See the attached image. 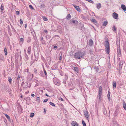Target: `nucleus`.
<instances>
[{
    "label": "nucleus",
    "instance_id": "f257e3e1",
    "mask_svg": "<svg viewBox=\"0 0 126 126\" xmlns=\"http://www.w3.org/2000/svg\"><path fill=\"white\" fill-rule=\"evenodd\" d=\"M84 56L83 52L79 51L75 53L74 55L75 58L76 59L81 58Z\"/></svg>",
    "mask_w": 126,
    "mask_h": 126
},
{
    "label": "nucleus",
    "instance_id": "f03ea898",
    "mask_svg": "<svg viewBox=\"0 0 126 126\" xmlns=\"http://www.w3.org/2000/svg\"><path fill=\"white\" fill-rule=\"evenodd\" d=\"M105 51L107 54H108L110 52L109 43L108 41H105Z\"/></svg>",
    "mask_w": 126,
    "mask_h": 126
},
{
    "label": "nucleus",
    "instance_id": "7ed1b4c3",
    "mask_svg": "<svg viewBox=\"0 0 126 126\" xmlns=\"http://www.w3.org/2000/svg\"><path fill=\"white\" fill-rule=\"evenodd\" d=\"M123 63V61H121L119 62V71H120V70H121Z\"/></svg>",
    "mask_w": 126,
    "mask_h": 126
},
{
    "label": "nucleus",
    "instance_id": "20e7f679",
    "mask_svg": "<svg viewBox=\"0 0 126 126\" xmlns=\"http://www.w3.org/2000/svg\"><path fill=\"white\" fill-rule=\"evenodd\" d=\"M112 16L114 18L117 19L118 17V15L115 12H114Z\"/></svg>",
    "mask_w": 126,
    "mask_h": 126
},
{
    "label": "nucleus",
    "instance_id": "39448f33",
    "mask_svg": "<svg viewBox=\"0 0 126 126\" xmlns=\"http://www.w3.org/2000/svg\"><path fill=\"white\" fill-rule=\"evenodd\" d=\"M24 100H26L27 102V104H29L31 103L30 98L29 97H27L24 98Z\"/></svg>",
    "mask_w": 126,
    "mask_h": 126
},
{
    "label": "nucleus",
    "instance_id": "423d86ee",
    "mask_svg": "<svg viewBox=\"0 0 126 126\" xmlns=\"http://www.w3.org/2000/svg\"><path fill=\"white\" fill-rule=\"evenodd\" d=\"M73 6H74V7L75 8L76 10L78 11L79 12L80 11V8L79 6H77L76 5L74 4L73 5Z\"/></svg>",
    "mask_w": 126,
    "mask_h": 126
},
{
    "label": "nucleus",
    "instance_id": "0eeeda50",
    "mask_svg": "<svg viewBox=\"0 0 126 126\" xmlns=\"http://www.w3.org/2000/svg\"><path fill=\"white\" fill-rule=\"evenodd\" d=\"M121 8L124 11L126 10V7L125 5L123 4H122L121 5Z\"/></svg>",
    "mask_w": 126,
    "mask_h": 126
},
{
    "label": "nucleus",
    "instance_id": "6e6552de",
    "mask_svg": "<svg viewBox=\"0 0 126 126\" xmlns=\"http://www.w3.org/2000/svg\"><path fill=\"white\" fill-rule=\"evenodd\" d=\"M123 106L125 110H126V105L125 102L123 101Z\"/></svg>",
    "mask_w": 126,
    "mask_h": 126
},
{
    "label": "nucleus",
    "instance_id": "1a4fd4ad",
    "mask_svg": "<svg viewBox=\"0 0 126 126\" xmlns=\"http://www.w3.org/2000/svg\"><path fill=\"white\" fill-rule=\"evenodd\" d=\"M93 44V41L92 40L90 39L89 42V45L90 46H92Z\"/></svg>",
    "mask_w": 126,
    "mask_h": 126
},
{
    "label": "nucleus",
    "instance_id": "9d476101",
    "mask_svg": "<svg viewBox=\"0 0 126 126\" xmlns=\"http://www.w3.org/2000/svg\"><path fill=\"white\" fill-rule=\"evenodd\" d=\"M74 70L77 72V73H78L79 72V70L78 67L76 66L75 67H74Z\"/></svg>",
    "mask_w": 126,
    "mask_h": 126
},
{
    "label": "nucleus",
    "instance_id": "9b49d317",
    "mask_svg": "<svg viewBox=\"0 0 126 126\" xmlns=\"http://www.w3.org/2000/svg\"><path fill=\"white\" fill-rule=\"evenodd\" d=\"M28 59L29 58L28 56L26 53L25 55V57L24 58V59L25 61H27L28 60Z\"/></svg>",
    "mask_w": 126,
    "mask_h": 126
},
{
    "label": "nucleus",
    "instance_id": "f8f14e48",
    "mask_svg": "<svg viewBox=\"0 0 126 126\" xmlns=\"http://www.w3.org/2000/svg\"><path fill=\"white\" fill-rule=\"evenodd\" d=\"M107 95L108 100L110 101V92L109 91H108V93L107 94Z\"/></svg>",
    "mask_w": 126,
    "mask_h": 126
},
{
    "label": "nucleus",
    "instance_id": "ddd939ff",
    "mask_svg": "<svg viewBox=\"0 0 126 126\" xmlns=\"http://www.w3.org/2000/svg\"><path fill=\"white\" fill-rule=\"evenodd\" d=\"M71 124L72 126H78V124L76 122H72Z\"/></svg>",
    "mask_w": 126,
    "mask_h": 126
},
{
    "label": "nucleus",
    "instance_id": "4468645a",
    "mask_svg": "<svg viewBox=\"0 0 126 126\" xmlns=\"http://www.w3.org/2000/svg\"><path fill=\"white\" fill-rule=\"evenodd\" d=\"M45 6L44 4H42L39 7L41 9H43V8L45 7Z\"/></svg>",
    "mask_w": 126,
    "mask_h": 126
},
{
    "label": "nucleus",
    "instance_id": "2eb2a0df",
    "mask_svg": "<svg viewBox=\"0 0 126 126\" xmlns=\"http://www.w3.org/2000/svg\"><path fill=\"white\" fill-rule=\"evenodd\" d=\"M84 114L85 116L86 117L88 118V112L86 111H85L84 112Z\"/></svg>",
    "mask_w": 126,
    "mask_h": 126
},
{
    "label": "nucleus",
    "instance_id": "dca6fc26",
    "mask_svg": "<svg viewBox=\"0 0 126 126\" xmlns=\"http://www.w3.org/2000/svg\"><path fill=\"white\" fill-rule=\"evenodd\" d=\"M31 49V46H29L27 50L28 53L29 54H30Z\"/></svg>",
    "mask_w": 126,
    "mask_h": 126
},
{
    "label": "nucleus",
    "instance_id": "f3484780",
    "mask_svg": "<svg viewBox=\"0 0 126 126\" xmlns=\"http://www.w3.org/2000/svg\"><path fill=\"white\" fill-rule=\"evenodd\" d=\"M59 54L60 56H59V62L60 63V62H61L60 61L62 59V53L60 52V53Z\"/></svg>",
    "mask_w": 126,
    "mask_h": 126
},
{
    "label": "nucleus",
    "instance_id": "a211bd4d",
    "mask_svg": "<svg viewBox=\"0 0 126 126\" xmlns=\"http://www.w3.org/2000/svg\"><path fill=\"white\" fill-rule=\"evenodd\" d=\"M71 17V15L70 14H68L67 15L66 17V18L68 20L70 19Z\"/></svg>",
    "mask_w": 126,
    "mask_h": 126
},
{
    "label": "nucleus",
    "instance_id": "6ab92c4d",
    "mask_svg": "<svg viewBox=\"0 0 126 126\" xmlns=\"http://www.w3.org/2000/svg\"><path fill=\"white\" fill-rule=\"evenodd\" d=\"M117 52L118 55H120L121 54V50L120 48H118Z\"/></svg>",
    "mask_w": 126,
    "mask_h": 126
},
{
    "label": "nucleus",
    "instance_id": "aec40b11",
    "mask_svg": "<svg viewBox=\"0 0 126 126\" xmlns=\"http://www.w3.org/2000/svg\"><path fill=\"white\" fill-rule=\"evenodd\" d=\"M91 21L94 24H96L97 23V21L94 19H92Z\"/></svg>",
    "mask_w": 126,
    "mask_h": 126
},
{
    "label": "nucleus",
    "instance_id": "412c9836",
    "mask_svg": "<svg viewBox=\"0 0 126 126\" xmlns=\"http://www.w3.org/2000/svg\"><path fill=\"white\" fill-rule=\"evenodd\" d=\"M118 124L117 122H113V125L112 126H118Z\"/></svg>",
    "mask_w": 126,
    "mask_h": 126
},
{
    "label": "nucleus",
    "instance_id": "4be33fe9",
    "mask_svg": "<svg viewBox=\"0 0 126 126\" xmlns=\"http://www.w3.org/2000/svg\"><path fill=\"white\" fill-rule=\"evenodd\" d=\"M28 83L27 82H25L24 83V87L26 88L28 87Z\"/></svg>",
    "mask_w": 126,
    "mask_h": 126
},
{
    "label": "nucleus",
    "instance_id": "5701e85b",
    "mask_svg": "<svg viewBox=\"0 0 126 126\" xmlns=\"http://www.w3.org/2000/svg\"><path fill=\"white\" fill-rule=\"evenodd\" d=\"M102 87L101 86H100L99 87V93H102Z\"/></svg>",
    "mask_w": 126,
    "mask_h": 126
},
{
    "label": "nucleus",
    "instance_id": "b1692460",
    "mask_svg": "<svg viewBox=\"0 0 126 126\" xmlns=\"http://www.w3.org/2000/svg\"><path fill=\"white\" fill-rule=\"evenodd\" d=\"M116 82L115 81H114L113 83V87L114 88H115L116 87Z\"/></svg>",
    "mask_w": 126,
    "mask_h": 126
},
{
    "label": "nucleus",
    "instance_id": "393cba45",
    "mask_svg": "<svg viewBox=\"0 0 126 126\" xmlns=\"http://www.w3.org/2000/svg\"><path fill=\"white\" fill-rule=\"evenodd\" d=\"M43 20L45 21H47L48 20V19L46 17L43 16L42 17Z\"/></svg>",
    "mask_w": 126,
    "mask_h": 126
},
{
    "label": "nucleus",
    "instance_id": "a878e982",
    "mask_svg": "<svg viewBox=\"0 0 126 126\" xmlns=\"http://www.w3.org/2000/svg\"><path fill=\"white\" fill-rule=\"evenodd\" d=\"M108 23V22L107 21H105L103 23V25L105 26L107 25Z\"/></svg>",
    "mask_w": 126,
    "mask_h": 126
},
{
    "label": "nucleus",
    "instance_id": "bb28decb",
    "mask_svg": "<svg viewBox=\"0 0 126 126\" xmlns=\"http://www.w3.org/2000/svg\"><path fill=\"white\" fill-rule=\"evenodd\" d=\"M101 5L100 3H99L97 5V7L98 8V9H99V8H100L101 7Z\"/></svg>",
    "mask_w": 126,
    "mask_h": 126
},
{
    "label": "nucleus",
    "instance_id": "cd10ccee",
    "mask_svg": "<svg viewBox=\"0 0 126 126\" xmlns=\"http://www.w3.org/2000/svg\"><path fill=\"white\" fill-rule=\"evenodd\" d=\"M4 51L5 55H7V49L5 47V48Z\"/></svg>",
    "mask_w": 126,
    "mask_h": 126
},
{
    "label": "nucleus",
    "instance_id": "c85d7f7f",
    "mask_svg": "<svg viewBox=\"0 0 126 126\" xmlns=\"http://www.w3.org/2000/svg\"><path fill=\"white\" fill-rule=\"evenodd\" d=\"M8 80L9 82L11 83L12 81L11 78L10 77H8Z\"/></svg>",
    "mask_w": 126,
    "mask_h": 126
},
{
    "label": "nucleus",
    "instance_id": "c756f323",
    "mask_svg": "<svg viewBox=\"0 0 126 126\" xmlns=\"http://www.w3.org/2000/svg\"><path fill=\"white\" fill-rule=\"evenodd\" d=\"M112 29L113 31H116V28L115 26H113V28H112Z\"/></svg>",
    "mask_w": 126,
    "mask_h": 126
},
{
    "label": "nucleus",
    "instance_id": "7c9ffc66",
    "mask_svg": "<svg viewBox=\"0 0 126 126\" xmlns=\"http://www.w3.org/2000/svg\"><path fill=\"white\" fill-rule=\"evenodd\" d=\"M43 70L44 71V73L46 77H47V74L46 72V71L44 69V68H43Z\"/></svg>",
    "mask_w": 126,
    "mask_h": 126
},
{
    "label": "nucleus",
    "instance_id": "2f4dec72",
    "mask_svg": "<svg viewBox=\"0 0 126 126\" xmlns=\"http://www.w3.org/2000/svg\"><path fill=\"white\" fill-rule=\"evenodd\" d=\"M8 30L9 33H10L11 30L9 26H8Z\"/></svg>",
    "mask_w": 126,
    "mask_h": 126
},
{
    "label": "nucleus",
    "instance_id": "473e14b6",
    "mask_svg": "<svg viewBox=\"0 0 126 126\" xmlns=\"http://www.w3.org/2000/svg\"><path fill=\"white\" fill-rule=\"evenodd\" d=\"M72 22L73 23H75V24H77L78 23V22L75 20H73L72 21Z\"/></svg>",
    "mask_w": 126,
    "mask_h": 126
},
{
    "label": "nucleus",
    "instance_id": "72a5a7b5",
    "mask_svg": "<svg viewBox=\"0 0 126 126\" xmlns=\"http://www.w3.org/2000/svg\"><path fill=\"white\" fill-rule=\"evenodd\" d=\"M31 38L30 37H28L27 38V42L29 43L31 41Z\"/></svg>",
    "mask_w": 126,
    "mask_h": 126
},
{
    "label": "nucleus",
    "instance_id": "f704fd0d",
    "mask_svg": "<svg viewBox=\"0 0 126 126\" xmlns=\"http://www.w3.org/2000/svg\"><path fill=\"white\" fill-rule=\"evenodd\" d=\"M65 80H67L68 78V76L66 74L65 75Z\"/></svg>",
    "mask_w": 126,
    "mask_h": 126
},
{
    "label": "nucleus",
    "instance_id": "c9c22d12",
    "mask_svg": "<svg viewBox=\"0 0 126 126\" xmlns=\"http://www.w3.org/2000/svg\"><path fill=\"white\" fill-rule=\"evenodd\" d=\"M102 93H99L98 97L99 99H101V97L102 95Z\"/></svg>",
    "mask_w": 126,
    "mask_h": 126
},
{
    "label": "nucleus",
    "instance_id": "e433bc0d",
    "mask_svg": "<svg viewBox=\"0 0 126 126\" xmlns=\"http://www.w3.org/2000/svg\"><path fill=\"white\" fill-rule=\"evenodd\" d=\"M5 116L8 119H10V116L7 114H5Z\"/></svg>",
    "mask_w": 126,
    "mask_h": 126
},
{
    "label": "nucleus",
    "instance_id": "4c0bfd02",
    "mask_svg": "<svg viewBox=\"0 0 126 126\" xmlns=\"http://www.w3.org/2000/svg\"><path fill=\"white\" fill-rule=\"evenodd\" d=\"M34 115V113H32L30 115V116L31 117H33Z\"/></svg>",
    "mask_w": 126,
    "mask_h": 126
},
{
    "label": "nucleus",
    "instance_id": "58836bf2",
    "mask_svg": "<svg viewBox=\"0 0 126 126\" xmlns=\"http://www.w3.org/2000/svg\"><path fill=\"white\" fill-rule=\"evenodd\" d=\"M82 124L83 126H86V124L83 120H82Z\"/></svg>",
    "mask_w": 126,
    "mask_h": 126
},
{
    "label": "nucleus",
    "instance_id": "ea45409f",
    "mask_svg": "<svg viewBox=\"0 0 126 126\" xmlns=\"http://www.w3.org/2000/svg\"><path fill=\"white\" fill-rule=\"evenodd\" d=\"M49 104H50V105H51L52 106H55L54 104L52 102H50L49 103Z\"/></svg>",
    "mask_w": 126,
    "mask_h": 126
},
{
    "label": "nucleus",
    "instance_id": "a19ab883",
    "mask_svg": "<svg viewBox=\"0 0 126 126\" xmlns=\"http://www.w3.org/2000/svg\"><path fill=\"white\" fill-rule=\"evenodd\" d=\"M46 38L47 39V40L48 39H50L51 37V36H50L49 35L48 36H46Z\"/></svg>",
    "mask_w": 126,
    "mask_h": 126
},
{
    "label": "nucleus",
    "instance_id": "79ce46f5",
    "mask_svg": "<svg viewBox=\"0 0 126 126\" xmlns=\"http://www.w3.org/2000/svg\"><path fill=\"white\" fill-rule=\"evenodd\" d=\"M20 23L21 25L23 23V21L21 19H20Z\"/></svg>",
    "mask_w": 126,
    "mask_h": 126
},
{
    "label": "nucleus",
    "instance_id": "37998d69",
    "mask_svg": "<svg viewBox=\"0 0 126 126\" xmlns=\"http://www.w3.org/2000/svg\"><path fill=\"white\" fill-rule=\"evenodd\" d=\"M29 7L31 9H34V8L31 5H29Z\"/></svg>",
    "mask_w": 126,
    "mask_h": 126
},
{
    "label": "nucleus",
    "instance_id": "c03bdc74",
    "mask_svg": "<svg viewBox=\"0 0 126 126\" xmlns=\"http://www.w3.org/2000/svg\"><path fill=\"white\" fill-rule=\"evenodd\" d=\"M20 41L23 42L24 41V39L22 38H21L20 39Z\"/></svg>",
    "mask_w": 126,
    "mask_h": 126
},
{
    "label": "nucleus",
    "instance_id": "a18cd8bd",
    "mask_svg": "<svg viewBox=\"0 0 126 126\" xmlns=\"http://www.w3.org/2000/svg\"><path fill=\"white\" fill-rule=\"evenodd\" d=\"M95 69L96 70V71L97 72L99 70V69L98 67H96Z\"/></svg>",
    "mask_w": 126,
    "mask_h": 126
},
{
    "label": "nucleus",
    "instance_id": "49530a36",
    "mask_svg": "<svg viewBox=\"0 0 126 126\" xmlns=\"http://www.w3.org/2000/svg\"><path fill=\"white\" fill-rule=\"evenodd\" d=\"M40 74L43 77L44 76L43 73L42 71H41L40 72Z\"/></svg>",
    "mask_w": 126,
    "mask_h": 126
},
{
    "label": "nucleus",
    "instance_id": "de8ad7c7",
    "mask_svg": "<svg viewBox=\"0 0 126 126\" xmlns=\"http://www.w3.org/2000/svg\"><path fill=\"white\" fill-rule=\"evenodd\" d=\"M87 1L90 3H93V1L91 0H88Z\"/></svg>",
    "mask_w": 126,
    "mask_h": 126
},
{
    "label": "nucleus",
    "instance_id": "09e8293b",
    "mask_svg": "<svg viewBox=\"0 0 126 126\" xmlns=\"http://www.w3.org/2000/svg\"><path fill=\"white\" fill-rule=\"evenodd\" d=\"M48 100V99H46L44 100L43 101V102L44 103L46 102Z\"/></svg>",
    "mask_w": 126,
    "mask_h": 126
},
{
    "label": "nucleus",
    "instance_id": "8fccbe9b",
    "mask_svg": "<svg viewBox=\"0 0 126 126\" xmlns=\"http://www.w3.org/2000/svg\"><path fill=\"white\" fill-rule=\"evenodd\" d=\"M0 9L1 10H3L4 9V7L2 5H1L0 7Z\"/></svg>",
    "mask_w": 126,
    "mask_h": 126
},
{
    "label": "nucleus",
    "instance_id": "3c124183",
    "mask_svg": "<svg viewBox=\"0 0 126 126\" xmlns=\"http://www.w3.org/2000/svg\"><path fill=\"white\" fill-rule=\"evenodd\" d=\"M54 83L56 84V85H60V83L59 82H54Z\"/></svg>",
    "mask_w": 126,
    "mask_h": 126
},
{
    "label": "nucleus",
    "instance_id": "603ef678",
    "mask_svg": "<svg viewBox=\"0 0 126 126\" xmlns=\"http://www.w3.org/2000/svg\"><path fill=\"white\" fill-rule=\"evenodd\" d=\"M20 76H19V75H18V77H17V80H19L20 79Z\"/></svg>",
    "mask_w": 126,
    "mask_h": 126
},
{
    "label": "nucleus",
    "instance_id": "864d4df0",
    "mask_svg": "<svg viewBox=\"0 0 126 126\" xmlns=\"http://www.w3.org/2000/svg\"><path fill=\"white\" fill-rule=\"evenodd\" d=\"M41 42L42 44H44L45 42L44 41V40H42L41 41Z\"/></svg>",
    "mask_w": 126,
    "mask_h": 126
},
{
    "label": "nucleus",
    "instance_id": "5fc2aeb1",
    "mask_svg": "<svg viewBox=\"0 0 126 126\" xmlns=\"http://www.w3.org/2000/svg\"><path fill=\"white\" fill-rule=\"evenodd\" d=\"M28 69H26L24 70L25 72H28Z\"/></svg>",
    "mask_w": 126,
    "mask_h": 126
},
{
    "label": "nucleus",
    "instance_id": "6e6d98bb",
    "mask_svg": "<svg viewBox=\"0 0 126 126\" xmlns=\"http://www.w3.org/2000/svg\"><path fill=\"white\" fill-rule=\"evenodd\" d=\"M34 55H35V57H36V56H37L38 55V53H37L36 54L35 53Z\"/></svg>",
    "mask_w": 126,
    "mask_h": 126
},
{
    "label": "nucleus",
    "instance_id": "4d7b16f0",
    "mask_svg": "<svg viewBox=\"0 0 126 126\" xmlns=\"http://www.w3.org/2000/svg\"><path fill=\"white\" fill-rule=\"evenodd\" d=\"M40 39H41V41L43 40V37L42 36H41V37H40Z\"/></svg>",
    "mask_w": 126,
    "mask_h": 126
},
{
    "label": "nucleus",
    "instance_id": "13d9d810",
    "mask_svg": "<svg viewBox=\"0 0 126 126\" xmlns=\"http://www.w3.org/2000/svg\"><path fill=\"white\" fill-rule=\"evenodd\" d=\"M37 100H39V102H40V97H37Z\"/></svg>",
    "mask_w": 126,
    "mask_h": 126
},
{
    "label": "nucleus",
    "instance_id": "bf43d9fd",
    "mask_svg": "<svg viewBox=\"0 0 126 126\" xmlns=\"http://www.w3.org/2000/svg\"><path fill=\"white\" fill-rule=\"evenodd\" d=\"M67 80H65V79H63V82L64 83H66V81Z\"/></svg>",
    "mask_w": 126,
    "mask_h": 126
},
{
    "label": "nucleus",
    "instance_id": "052dcab7",
    "mask_svg": "<svg viewBox=\"0 0 126 126\" xmlns=\"http://www.w3.org/2000/svg\"><path fill=\"white\" fill-rule=\"evenodd\" d=\"M89 51L90 52V54H92L93 53V52L92 50H90Z\"/></svg>",
    "mask_w": 126,
    "mask_h": 126
},
{
    "label": "nucleus",
    "instance_id": "680f3d73",
    "mask_svg": "<svg viewBox=\"0 0 126 126\" xmlns=\"http://www.w3.org/2000/svg\"><path fill=\"white\" fill-rule=\"evenodd\" d=\"M16 14L17 15H19V12L18 11H16Z\"/></svg>",
    "mask_w": 126,
    "mask_h": 126
},
{
    "label": "nucleus",
    "instance_id": "e2e57ef3",
    "mask_svg": "<svg viewBox=\"0 0 126 126\" xmlns=\"http://www.w3.org/2000/svg\"><path fill=\"white\" fill-rule=\"evenodd\" d=\"M31 96L32 97H34L35 96V94H32Z\"/></svg>",
    "mask_w": 126,
    "mask_h": 126
},
{
    "label": "nucleus",
    "instance_id": "0e129e2a",
    "mask_svg": "<svg viewBox=\"0 0 126 126\" xmlns=\"http://www.w3.org/2000/svg\"><path fill=\"white\" fill-rule=\"evenodd\" d=\"M60 100H61V101H64L63 99L61 98H60Z\"/></svg>",
    "mask_w": 126,
    "mask_h": 126
},
{
    "label": "nucleus",
    "instance_id": "69168bd1",
    "mask_svg": "<svg viewBox=\"0 0 126 126\" xmlns=\"http://www.w3.org/2000/svg\"><path fill=\"white\" fill-rule=\"evenodd\" d=\"M45 108H44V113L45 114L46 113V111L45 110Z\"/></svg>",
    "mask_w": 126,
    "mask_h": 126
},
{
    "label": "nucleus",
    "instance_id": "338daca9",
    "mask_svg": "<svg viewBox=\"0 0 126 126\" xmlns=\"http://www.w3.org/2000/svg\"><path fill=\"white\" fill-rule=\"evenodd\" d=\"M44 31V32H45V33H47L48 32H47V30H45Z\"/></svg>",
    "mask_w": 126,
    "mask_h": 126
},
{
    "label": "nucleus",
    "instance_id": "774afa93",
    "mask_svg": "<svg viewBox=\"0 0 126 126\" xmlns=\"http://www.w3.org/2000/svg\"><path fill=\"white\" fill-rule=\"evenodd\" d=\"M54 48H57V47L56 46H54Z\"/></svg>",
    "mask_w": 126,
    "mask_h": 126
}]
</instances>
